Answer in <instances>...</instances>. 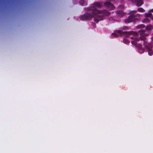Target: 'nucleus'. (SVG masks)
Segmentation results:
<instances>
[{
    "label": "nucleus",
    "mask_w": 153,
    "mask_h": 153,
    "mask_svg": "<svg viewBox=\"0 0 153 153\" xmlns=\"http://www.w3.org/2000/svg\"><path fill=\"white\" fill-rule=\"evenodd\" d=\"M102 7V2H94L91 7L87 8L86 10L88 12L81 16H80V19L82 20H90L93 18L94 22L97 23L104 19L105 16H109L110 13L108 11L106 10H99L96 8V7L100 8Z\"/></svg>",
    "instance_id": "f257e3e1"
},
{
    "label": "nucleus",
    "mask_w": 153,
    "mask_h": 153,
    "mask_svg": "<svg viewBox=\"0 0 153 153\" xmlns=\"http://www.w3.org/2000/svg\"><path fill=\"white\" fill-rule=\"evenodd\" d=\"M133 35V36H131V39L133 40L131 41V43L134 45L138 49V51L139 53H143L144 51V49L142 48V45L140 43L137 44V42L141 40H144L146 39V37L148 36V33H146L145 30H140L138 33L133 31L123 32L121 30H117L113 33L111 34V36H117L123 35H125L128 37L131 35Z\"/></svg>",
    "instance_id": "f03ea898"
},
{
    "label": "nucleus",
    "mask_w": 153,
    "mask_h": 153,
    "mask_svg": "<svg viewBox=\"0 0 153 153\" xmlns=\"http://www.w3.org/2000/svg\"><path fill=\"white\" fill-rule=\"evenodd\" d=\"M137 12V11L136 10H134L130 12L129 13L131 14L128 16V18L125 20V22L126 23L131 22L137 19L139 17L140 15V14L138 13L134 14Z\"/></svg>",
    "instance_id": "7ed1b4c3"
},
{
    "label": "nucleus",
    "mask_w": 153,
    "mask_h": 153,
    "mask_svg": "<svg viewBox=\"0 0 153 153\" xmlns=\"http://www.w3.org/2000/svg\"><path fill=\"white\" fill-rule=\"evenodd\" d=\"M143 45L144 46L146 51L148 52V55L149 56L152 55L153 54V51L152 44L145 41L143 42Z\"/></svg>",
    "instance_id": "20e7f679"
},
{
    "label": "nucleus",
    "mask_w": 153,
    "mask_h": 153,
    "mask_svg": "<svg viewBox=\"0 0 153 153\" xmlns=\"http://www.w3.org/2000/svg\"><path fill=\"white\" fill-rule=\"evenodd\" d=\"M132 3L137 7L141 6L143 3V0H130Z\"/></svg>",
    "instance_id": "39448f33"
},
{
    "label": "nucleus",
    "mask_w": 153,
    "mask_h": 153,
    "mask_svg": "<svg viewBox=\"0 0 153 153\" xmlns=\"http://www.w3.org/2000/svg\"><path fill=\"white\" fill-rule=\"evenodd\" d=\"M104 5L106 8L110 10H113L115 8L114 6L109 2H106L104 3Z\"/></svg>",
    "instance_id": "423d86ee"
},
{
    "label": "nucleus",
    "mask_w": 153,
    "mask_h": 153,
    "mask_svg": "<svg viewBox=\"0 0 153 153\" xmlns=\"http://www.w3.org/2000/svg\"><path fill=\"white\" fill-rule=\"evenodd\" d=\"M116 13L118 14V16L121 17L124 15V13L122 10H118L115 11Z\"/></svg>",
    "instance_id": "0eeeda50"
},
{
    "label": "nucleus",
    "mask_w": 153,
    "mask_h": 153,
    "mask_svg": "<svg viewBox=\"0 0 153 153\" xmlns=\"http://www.w3.org/2000/svg\"><path fill=\"white\" fill-rule=\"evenodd\" d=\"M147 30H149L153 29V25H148L145 28Z\"/></svg>",
    "instance_id": "6e6552de"
},
{
    "label": "nucleus",
    "mask_w": 153,
    "mask_h": 153,
    "mask_svg": "<svg viewBox=\"0 0 153 153\" xmlns=\"http://www.w3.org/2000/svg\"><path fill=\"white\" fill-rule=\"evenodd\" d=\"M145 15L146 16L150 17L152 19H153V15L150 13H146L145 14Z\"/></svg>",
    "instance_id": "1a4fd4ad"
},
{
    "label": "nucleus",
    "mask_w": 153,
    "mask_h": 153,
    "mask_svg": "<svg viewBox=\"0 0 153 153\" xmlns=\"http://www.w3.org/2000/svg\"><path fill=\"white\" fill-rule=\"evenodd\" d=\"M150 19L148 18H146L142 20V22L143 23H147L149 22Z\"/></svg>",
    "instance_id": "9d476101"
},
{
    "label": "nucleus",
    "mask_w": 153,
    "mask_h": 153,
    "mask_svg": "<svg viewBox=\"0 0 153 153\" xmlns=\"http://www.w3.org/2000/svg\"><path fill=\"white\" fill-rule=\"evenodd\" d=\"M109 20L110 22H111V23H113L115 21H117L113 17H111L109 18Z\"/></svg>",
    "instance_id": "9b49d317"
},
{
    "label": "nucleus",
    "mask_w": 153,
    "mask_h": 153,
    "mask_svg": "<svg viewBox=\"0 0 153 153\" xmlns=\"http://www.w3.org/2000/svg\"><path fill=\"white\" fill-rule=\"evenodd\" d=\"M137 10L140 12H144L145 11V10L141 7L138 8Z\"/></svg>",
    "instance_id": "f8f14e48"
},
{
    "label": "nucleus",
    "mask_w": 153,
    "mask_h": 153,
    "mask_svg": "<svg viewBox=\"0 0 153 153\" xmlns=\"http://www.w3.org/2000/svg\"><path fill=\"white\" fill-rule=\"evenodd\" d=\"M123 42L125 44H128L129 43V41L126 39H124L123 40Z\"/></svg>",
    "instance_id": "ddd939ff"
},
{
    "label": "nucleus",
    "mask_w": 153,
    "mask_h": 153,
    "mask_svg": "<svg viewBox=\"0 0 153 153\" xmlns=\"http://www.w3.org/2000/svg\"><path fill=\"white\" fill-rule=\"evenodd\" d=\"M79 4L82 6H84L85 4V1L84 0H80L79 1Z\"/></svg>",
    "instance_id": "4468645a"
},
{
    "label": "nucleus",
    "mask_w": 153,
    "mask_h": 153,
    "mask_svg": "<svg viewBox=\"0 0 153 153\" xmlns=\"http://www.w3.org/2000/svg\"><path fill=\"white\" fill-rule=\"evenodd\" d=\"M145 27V26L143 24L139 25L137 26V27L139 28H144Z\"/></svg>",
    "instance_id": "2eb2a0df"
},
{
    "label": "nucleus",
    "mask_w": 153,
    "mask_h": 153,
    "mask_svg": "<svg viewBox=\"0 0 153 153\" xmlns=\"http://www.w3.org/2000/svg\"><path fill=\"white\" fill-rule=\"evenodd\" d=\"M122 30H125L128 29V27H123L121 28Z\"/></svg>",
    "instance_id": "dca6fc26"
},
{
    "label": "nucleus",
    "mask_w": 153,
    "mask_h": 153,
    "mask_svg": "<svg viewBox=\"0 0 153 153\" xmlns=\"http://www.w3.org/2000/svg\"><path fill=\"white\" fill-rule=\"evenodd\" d=\"M92 25L94 28H95V27L96 25L95 23H93Z\"/></svg>",
    "instance_id": "f3484780"
},
{
    "label": "nucleus",
    "mask_w": 153,
    "mask_h": 153,
    "mask_svg": "<svg viewBox=\"0 0 153 153\" xmlns=\"http://www.w3.org/2000/svg\"><path fill=\"white\" fill-rule=\"evenodd\" d=\"M121 3L123 2L124 0H119Z\"/></svg>",
    "instance_id": "a211bd4d"
},
{
    "label": "nucleus",
    "mask_w": 153,
    "mask_h": 153,
    "mask_svg": "<svg viewBox=\"0 0 153 153\" xmlns=\"http://www.w3.org/2000/svg\"><path fill=\"white\" fill-rule=\"evenodd\" d=\"M111 1L113 2H114L116 0H110Z\"/></svg>",
    "instance_id": "6ab92c4d"
},
{
    "label": "nucleus",
    "mask_w": 153,
    "mask_h": 153,
    "mask_svg": "<svg viewBox=\"0 0 153 153\" xmlns=\"http://www.w3.org/2000/svg\"><path fill=\"white\" fill-rule=\"evenodd\" d=\"M123 7H124L123 5H121V7L122 8H123Z\"/></svg>",
    "instance_id": "aec40b11"
},
{
    "label": "nucleus",
    "mask_w": 153,
    "mask_h": 153,
    "mask_svg": "<svg viewBox=\"0 0 153 153\" xmlns=\"http://www.w3.org/2000/svg\"><path fill=\"white\" fill-rule=\"evenodd\" d=\"M152 40L153 42V36L152 37ZM152 43L153 44V42H152Z\"/></svg>",
    "instance_id": "412c9836"
},
{
    "label": "nucleus",
    "mask_w": 153,
    "mask_h": 153,
    "mask_svg": "<svg viewBox=\"0 0 153 153\" xmlns=\"http://www.w3.org/2000/svg\"><path fill=\"white\" fill-rule=\"evenodd\" d=\"M152 10H153V9H152Z\"/></svg>",
    "instance_id": "4be33fe9"
}]
</instances>
